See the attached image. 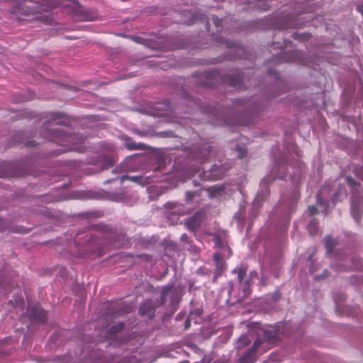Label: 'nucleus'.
<instances>
[{
    "label": "nucleus",
    "mask_w": 363,
    "mask_h": 363,
    "mask_svg": "<svg viewBox=\"0 0 363 363\" xmlns=\"http://www.w3.org/2000/svg\"><path fill=\"white\" fill-rule=\"evenodd\" d=\"M346 182L351 190V213L355 220H358L363 212V185L356 182L351 177H347Z\"/></svg>",
    "instance_id": "f03ea898"
},
{
    "label": "nucleus",
    "mask_w": 363,
    "mask_h": 363,
    "mask_svg": "<svg viewBox=\"0 0 363 363\" xmlns=\"http://www.w3.org/2000/svg\"><path fill=\"white\" fill-rule=\"evenodd\" d=\"M140 145H141L140 143L135 144V143H128L125 145H126L127 149H128L130 150H133L139 149L140 147Z\"/></svg>",
    "instance_id": "b1692460"
},
{
    "label": "nucleus",
    "mask_w": 363,
    "mask_h": 363,
    "mask_svg": "<svg viewBox=\"0 0 363 363\" xmlns=\"http://www.w3.org/2000/svg\"><path fill=\"white\" fill-rule=\"evenodd\" d=\"M55 0H23V4L13 11L19 21H28L30 14L48 11L54 7Z\"/></svg>",
    "instance_id": "f257e3e1"
},
{
    "label": "nucleus",
    "mask_w": 363,
    "mask_h": 363,
    "mask_svg": "<svg viewBox=\"0 0 363 363\" xmlns=\"http://www.w3.org/2000/svg\"><path fill=\"white\" fill-rule=\"evenodd\" d=\"M223 191V188L222 186H218L216 189L215 193L212 194L211 196H216L217 194H220L221 191Z\"/></svg>",
    "instance_id": "7c9ffc66"
},
{
    "label": "nucleus",
    "mask_w": 363,
    "mask_h": 363,
    "mask_svg": "<svg viewBox=\"0 0 363 363\" xmlns=\"http://www.w3.org/2000/svg\"><path fill=\"white\" fill-rule=\"evenodd\" d=\"M302 167L303 165L301 164H298V169H294L291 165L290 167H287L286 169L289 174H291L290 169H293V174L290 175V179L292 182L295 183L296 181L299 179Z\"/></svg>",
    "instance_id": "ddd939ff"
},
{
    "label": "nucleus",
    "mask_w": 363,
    "mask_h": 363,
    "mask_svg": "<svg viewBox=\"0 0 363 363\" xmlns=\"http://www.w3.org/2000/svg\"><path fill=\"white\" fill-rule=\"evenodd\" d=\"M185 238H186V235L183 234V235H182V237H181V239H182V240H184V239H185Z\"/></svg>",
    "instance_id": "f704fd0d"
},
{
    "label": "nucleus",
    "mask_w": 363,
    "mask_h": 363,
    "mask_svg": "<svg viewBox=\"0 0 363 363\" xmlns=\"http://www.w3.org/2000/svg\"><path fill=\"white\" fill-rule=\"evenodd\" d=\"M214 240H215V245L218 247H222V243H221L220 239L218 237H215Z\"/></svg>",
    "instance_id": "c756f323"
},
{
    "label": "nucleus",
    "mask_w": 363,
    "mask_h": 363,
    "mask_svg": "<svg viewBox=\"0 0 363 363\" xmlns=\"http://www.w3.org/2000/svg\"><path fill=\"white\" fill-rule=\"evenodd\" d=\"M260 341L259 340L254 342L252 347L240 359V363H254L255 357V350L259 347Z\"/></svg>",
    "instance_id": "6e6552de"
},
{
    "label": "nucleus",
    "mask_w": 363,
    "mask_h": 363,
    "mask_svg": "<svg viewBox=\"0 0 363 363\" xmlns=\"http://www.w3.org/2000/svg\"><path fill=\"white\" fill-rule=\"evenodd\" d=\"M308 231L311 235H315L318 233V222L313 218L312 219L308 224Z\"/></svg>",
    "instance_id": "a211bd4d"
},
{
    "label": "nucleus",
    "mask_w": 363,
    "mask_h": 363,
    "mask_svg": "<svg viewBox=\"0 0 363 363\" xmlns=\"http://www.w3.org/2000/svg\"><path fill=\"white\" fill-rule=\"evenodd\" d=\"M133 40L137 43H141V38L140 37H132Z\"/></svg>",
    "instance_id": "473e14b6"
},
{
    "label": "nucleus",
    "mask_w": 363,
    "mask_h": 363,
    "mask_svg": "<svg viewBox=\"0 0 363 363\" xmlns=\"http://www.w3.org/2000/svg\"><path fill=\"white\" fill-rule=\"evenodd\" d=\"M161 298L163 303H166L169 298H171L172 304L178 301L176 298V290L172 285H167L163 288Z\"/></svg>",
    "instance_id": "0eeeda50"
},
{
    "label": "nucleus",
    "mask_w": 363,
    "mask_h": 363,
    "mask_svg": "<svg viewBox=\"0 0 363 363\" xmlns=\"http://www.w3.org/2000/svg\"><path fill=\"white\" fill-rule=\"evenodd\" d=\"M102 169H108L111 166H113L114 163V160L111 157H104L102 158Z\"/></svg>",
    "instance_id": "aec40b11"
},
{
    "label": "nucleus",
    "mask_w": 363,
    "mask_h": 363,
    "mask_svg": "<svg viewBox=\"0 0 363 363\" xmlns=\"http://www.w3.org/2000/svg\"><path fill=\"white\" fill-rule=\"evenodd\" d=\"M212 21L217 28H220L222 26V20L217 16H212Z\"/></svg>",
    "instance_id": "5701e85b"
},
{
    "label": "nucleus",
    "mask_w": 363,
    "mask_h": 363,
    "mask_svg": "<svg viewBox=\"0 0 363 363\" xmlns=\"http://www.w3.org/2000/svg\"><path fill=\"white\" fill-rule=\"evenodd\" d=\"M345 196H346L345 189L343 187H340L338 191L334 194L333 196V201L335 203L337 201L338 197L343 198Z\"/></svg>",
    "instance_id": "412c9836"
},
{
    "label": "nucleus",
    "mask_w": 363,
    "mask_h": 363,
    "mask_svg": "<svg viewBox=\"0 0 363 363\" xmlns=\"http://www.w3.org/2000/svg\"><path fill=\"white\" fill-rule=\"evenodd\" d=\"M353 267L356 268V267H357V266L354 264Z\"/></svg>",
    "instance_id": "e433bc0d"
},
{
    "label": "nucleus",
    "mask_w": 363,
    "mask_h": 363,
    "mask_svg": "<svg viewBox=\"0 0 363 363\" xmlns=\"http://www.w3.org/2000/svg\"><path fill=\"white\" fill-rule=\"evenodd\" d=\"M250 342V339L249 338L247 335H242L240 336L239 340L237 342L235 347L237 349L242 348L247 346Z\"/></svg>",
    "instance_id": "dca6fc26"
},
{
    "label": "nucleus",
    "mask_w": 363,
    "mask_h": 363,
    "mask_svg": "<svg viewBox=\"0 0 363 363\" xmlns=\"http://www.w3.org/2000/svg\"><path fill=\"white\" fill-rule=\"evenodd\" d=\"M238 272V278L240 284L242 285V290L245 294H248L249 290V281L245 279V271L242 268H239L237 269Z\"/></svg>",
    "instance_id": "9b49d317"
},
{
    "label": "nucleus",
    "mask_w": 363,
    "mask_h": 363,
    "mask_svg": "<svg viewBox=\"0 0 363 363\" xmlns=\"http://www.w3.org/2000/svg\"><path fill=\"white\" fill-rule=\"evenodd\" d=\"M32 316H35L41 323H44L46 320L45 311L42 309H37L36 313H33Z\"/></svg>",
    "instance_id": "f3484780"
},
{
    "label": "nucleus",
    "mask_w": 363,
    "mask_h": 363,
    "mask_svg": "<svg viewBox=\"0 0 363 363\" xmlns=\"http://www.w3.org/2000/svg\"><path fill=\"white\" fill-rule=\"evenodd\" d=\"M330 189L328 186H324L321 189L320 192L317 195V204L319 206L320 211L327 213L328 203L323 199V196L326 192H329Z\"/></svg>",
    "instance_id": "1a4fd4ad"
},
{
    "label": "nucleus",
    "mask_w": 363,
    "mask_h": 363,
    "mask_svg": "<svg viewBox=\"0 0 363 363\" xmlns=\"http://www.w3.org/2000/svg\"><path fill=\"white\" fill-rule=\"evenodd\" d=\"M265 335H266V336H267L268 338H271V339H272V338H275V337H277V335H278V331H277V330H272V331H271V330H270V331H269V330H267V331L265 332Z\"/></svg>",
    "instance_id": "393cba45"
},
{
    "label": "nucleus",
    "mask_w": 363,
    "mask_h": 363,
    "mask_svg": "<svg viewBox=\"0 0 363 363\" xmlns=\"http://www.w3.org/2000/svg\"><path fill=\"white\" fill-rule=\"evenodd\" d=\"M214 260L216 263L218 272H221L225 268V262L222 255L219 252H216L214 254Z\"/></svg>",
    "instance_id": "4468645a"
},
{
    "label": "nucleus",
    "mask_w": 363,
    "mask_h": 363,
    "mask_svg": "<svg viewBox=\"0 0 363 363\" xmlns=\"http://www.w3.org/2000/svg\"><path fill=\"white\" fill-rule=\"evenodd\" d=\"M276 177L277 178H279V179H286V176L285 174H277Z\"/></svg>",
    "instance_id": "2f4dec72"
},
{
    "label": "nucleus",
    "mask_w": 363,
    "mask_h": 363,
    "mask_svg": "<svg viewBox=\"0 0 363 363\" xmlns=\"http://www.w3.org/2000/svg\"><path fill=\"white\" fill-rule=\"evenodd\" d=\"M172 206V211L171 213L172 214H178V215H183L185 213V211H183L182 208V205L180 204V203H171L170 204Z\"/></svg>",
    "instance_id": "6ab92c4d"
},
{
    "label": "nucleus",
    "mask_w": 363,
    "mask_h": 363,
    "mask_svg": "<svg viewBox=\"0 0 363 363\" xmlns=\"http://www.w3.org/2000/svg\"><path fill=\"white\" fill-rule=\"evenodd\" d=\"M118 326H119L121 328H123V323H119V324H118Z\"/></svg>",
    "instance_id": "c9c22d12"
},
{
    "label": "nucleus",
    "mask_w": 363,
    "mask_h": 363,
    "mask_svg": "<svg viewBox=\"0 0 363 363\" xmlns=\"http://www.w3.org/2000/svg\"><path fill=\"white\" fill-rule=\"evenodd\" d=\"M48 138L57 143L64 144L65 143L72 141L74 135L67 134L61 129L55 128L51 130Z\"/></svg>",
    "instance_id": "20e7f679"
},
{
    "label": "nucleus",
    "mask_w": 363,
    "mask_h": 363,
    "mask_svg": "<svg viewBox=\"0 0 363 363\" xmlns=\"http://www.w3.org/2000/svg\"><path fill=\"white\" fill-rule=\"evenodd\" d=\"M230 168L229 165L214 164L210 171H205L202 173L201 177L204 180H216L220 179L225 172Z\"/></svg>",
    "instance_id": "7ed1b4c3"
},
{
    "label": "nucleus",
    "mask_w": 363,
    "mask_h": 363,
    "mask_svg": "<svg viewBox=\"0 0 363 363\" xmlns=\"http://www.w3.org/2000/svg\"><path fill=\"white\" fill-rule=\"evenodd\" d=\"M3 230V221L0 220V231Z\"/></svg>",
    "instance_id": "72a5a7b5"
},
{
    "label": "nucleus",
    "mask_w": 363,
    "mask_h": 363,
    "mask_svg": "<svg viewBox=\"0 0 363 363\" xmlns=\"http://www.w3.org/2000/svg\"><path fill=\"white\" fill-rule=\"evenodd\" d=\"M195 196V194L194 192H192V191H187L186 192V200L187 201H191L193 199V198Z\"/></svg>",
    "instance_id": "c85d7f7f"
},
{
    "label": "nucleus",
    "mask_w": 363,
    "mask_h": 363,
    "mask_svg": "<svg viewBox=\"0 0 363 363\" xmlns=\"http://www.w3.org/2000/svg\"><path fill=\"white\" fill-rule=\"evenodd\" d=\"M121 183H123L126 180H130L133 183H136L144 186L146 184L150 182L149 179L147 177H143L142 176H133L130 177L128 175H123L121 178Z\"/></svg>",
    "instance_id": "9d476101"
},
{
    "label": "nucleus",
    "mask_w": 363,
    "mask_h": 363,
    "mask_svg": "<svg viewBox=\"0 0 363 363\" xmlns=\"http://www.w3.org/2000/svg\"><path fill=\"white\" fill-rule=\"evenodd\" d=\"M60 116V113H53V114L52 115V123H53L54 124H58V123H61V121H58V119H59Z\"/></svg>",
    "instance_id": "bb28decb"
},
{
    "label": "nucleus",
    "mask_w": 363,
    "mask_h": 363,
    "mask_svg": "<svg viewBox=\"0 0 363 363\" xmlns=\"http://www.w3.org/2000/svg\"><path fill=\"white\" fill-rule=\"evenodd\" d=\"M211 152V146L204 145L202 147L194 148V157L203 162L207 160Z\"/></svg>",
    "instance_id": "39448f33"
},
{
    "label": "nucleus",
    "mask_w": 363,
    "mask_h": 363,
    "mask_svg": "<svg viewBox=\"0 0 363 363\" xmlns=\"http://www.w3.org/2000/svg\"><path fill=\"white\" fill-rule=\"evenodd\" d=\"M204 217L203 212H198L194 216L185 220V225L191 230H196L201 223Z\"/></svg>",
    "instance_id": "423d86ee"
},
{
    "label": "nucleus",
    "mask_w": 363,
    "mask_h": 363,
    "mask_svg": "<svg viewBox=\"0 0 363 363\" xmlns=\"http://www.w3.org/2000/svg\"><path fill=\"white\" fill-rule=\"evenodd\" d=\"M335 245L336 241L332 239L330 236H327L325 238V246L327 250V254L330 255L332 252Z\"/></svg>",
    "instance_id": "2eb2a0df"
},
{
    "label": "nucleus",
    "mask_w": 363,
    "mask_h": 363,
    "mask_svg": "<svg viewBox=\"0 0 363 363\" xmlns=\"http://www.w3.org/2000/svg\"><path fill=\"white\" fill-rule=\"evenodd\" d=\"M308 211H309V213L311 215H313V214L316 213L317 208L314 206H311L308 207Z\"/></svg>",
    "instance_id": "cd10ccee"
},
{
    "label": "nucleus",
    "mask_w": 363,
    "mask_h": 363,
    "mask_svg": "<svg viewBox=\"0 0 363 363\" xmlns=\"http://www.w3.org/2000/svg\"><path fill=\"white\" fill-rule=\"evenodd\" d=\"M194 314L193 313H191L189 317L185 321V323H184V329L185 330H187L190 328L191 326V319L192 318V316L194 315Z\"/></svg>",
    "instance_id": "a878e982"
},
{
    "label": "nucleus",
    "mask_w": 363,
    "mask_h": 363,
    "mask_svg": "<svg viewBox=\"0 0 363 363\" xmlns=\"http://www.w3.org/2000/svg\"><path fill=\"white\" fill-rule=\"evenodd\" d=\"M139 312L143 315L152 318L154 315L155 309L151 306L150 302L145 301L140 306Z\"/></svg>",
    "instance_id": "f8f14e48"
},
{
    "label": "nucleus",
    "mask_w": 363,
    "mask_h": 363,
    "mask_svg": "<svg viewBox=\"0 0 363 363\" xmlns=\"http://www.w3.org/2000/svg\"><path fill=\"white\" fill-rule=\"evenodd\" d=\"M236 151L238 152V156L240 158H242L246 155V148L242 145H238L236 147Z\"/></svg>",
    "instance_id": "4be33fe9"
}]
</instances>
